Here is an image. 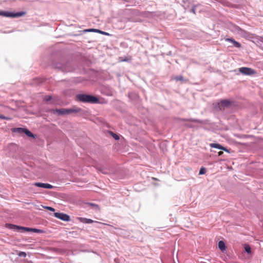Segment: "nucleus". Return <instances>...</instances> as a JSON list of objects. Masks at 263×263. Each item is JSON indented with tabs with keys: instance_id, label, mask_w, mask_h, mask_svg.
I'll list each match as a JSON object with an SVG mask.
<instances>
[{
	"instance_id": "obj_2",
	"label": "nucleus",
	"mask_w": 263,
	"mask_h": 263,
	"mask_svg": "<svg viewBox=\"0 0 263 263\" xmlns=\"http://www.w3.org/2000/svg\"><path fill=\"white\" fill-rule=\"evenodd\" d=\"M6 225H7V227H8L10 229H14L16 230H24L25 231L33 232H35V233H41L42 232V231L40 229L29 228L23 227H20V226H15V225H14L12 224H7Z\"/></svg>"
},
{
	"instance_id": "obj_8",
	"label": "nucleus",
	"mask_w": 263,
	"mask_h": 263,
	"mask_svg": "<svg viewBox=\"0 0 263 263\" xmlns=\"http://www.w3.org/2000/svg\"><path fill=\"white\" fill-rule=\"evenodd\" d=\"M33 185L37 187L48 189H51L53 188V186L52 185L48 184V183H41V182H35L33 184Z\"/></svg>"
},
{
	"instance_id": "obj_11",
	"label": "nucleus",
	"mask_w": 263,
	"mask_h": 263,
	"mask_svg": "<svg viewBox=\"0 0 263 263\" xmlns=\"http://www.w3.org/2000/svg\"><path fill=\"white\" fill-rule=\"evenodd\" d=\"M226 41L231 42V43H233V45L236 47L240 48L241 47V44L239 42L235 41L232 38H227L226 39Z\"/></svg>"
},
{
	"instance_id": "obj_22",
	"label": "nucleus",
	"mask_w": 263,
	"mask_h": 263,
	"mask_svg": "<svg viewBox=\"0 0 263 263\" xmlns=\"http://www.w3.org/2000/svg\"><path fill=\"white\" fill-rule=\"evenodd\" d=\"M0 119H5V120H9L11 119L10 118L5 117V116L2 115L1 114H0Z\"/></svg>"
},
{
	"instance_id": "obj_14",
	"label": "nucleus",
	"mask_w": 263,
	"mask_h": 263,
	"mask_svg": "<svg viewBox=\"0 0 263 263\" xmlns=\"http://www.w3.org/2000/svg\"><path fill=\"white\" fill-rule=\"evenodd\" d=\"M245 251L248 253L250 254L251 252V248L250 246L249 245H245Z\"/></svg>"
},
{
	"instance_id": "obj_3",
	"label": "nucleus",
	"mask_w": 263,
	"mask_h": 263,
	"mask_svg": "<svg viewBox=\"0 0 263 263\" xmlns=\"http://www.w3.org/2000/svg\"><path fill=\"white\" fill-rule=\"evenodd\" d=\"M12 132L13 133H17L20 134H25L29 137H31V138H35L34 135L28 129L25 128H22V127L14 128L12 129Z\"/></svg>"
},
{
	"instance_id": "obj_15",
	"label": "nucleus",
	"mask_w": 263,
	"mask_h": 263,
	"mask_svg": "<svg viewBox=\"0 0 263 263\" xmlns=\"http://www.w3.org/2000/svg\"><path fill=\"white\" fill-rule=\"evenodd\" d=\"M173 79L176 80V81H183L184 80L183 76H176V77H174L173 78Z\"/></svg>"
},
{
	"instance_id": "obj_23",
	"label": "nucleus",
	"mask_w": 263,
	"mask_h": 263,
	"mask_svg": "<svg viewBox=\"0 0 263 263\" xmlns=\"http://www.w3.org/2000/svg\"><path fill=\"white\" fill-rule=\"evenodd\" d=\"M45 208L52 212H54L55 210L54 209L50 206H45Z\"/></svg>"
},
{
	"instance_id": "obj_10",
	"label": "nucleus",
	"mask_w": 263,
	"mask_h": 263,
	"mask_svg": "<svg viewBox=\"0 0 263 263\" xmlns=\"http://www.w3.org/2000/svg\"><path fill=\"white\" fill-rule=\"evenodd\" d=\"M210 146L211 147H213V148H218V149H222V150H223V151H227L226 148L223 147L220 144H218V143H211L210 144Z\"/></svg>"
},
{
	"instance_id": "obj_25",
	"label": "nucleus",
	"mask_w": 263,
	"mask_h": 263,
	"mask_svg": "<svg viewBox=\"0 0 263 263\" xmlns=\"http://www.w3.org/2000/svg\"><path fill=\"white\" fill-rule=\"evenodd\" d=\"M218 156H221V155L223 154V152L220 151L218 152Z\"/></svg>"
},
{
	"instance_id": "obj_5",
	"label": "nucleus",
	"mask_w": 263,
	"mask_h": 263,
	"mask_svg": "<svg viewBox=\"0 0 263 263\" xmlns=\"http://www.w3.org/2000/svg\"><path fill=\"white\" fill-rule=\"evenodd\" d=\"M239 71L245 75H253L256 73L254 69L245 67L239 68Z\"/></svg>"
},
{
	"instance_id": "obj_27",
	"label": "nucleus",
	"mask_w": 263,
	"mask_h": 263,
	"mask_svg": "<svg viewBox=\"0 0 263 263\" xmlns=\"http://www.w3.org/2000/svg\"><path fill=\"white\" fill-rule=\"evenodd\" d=\"M191 121H195V120H191Z\"/></svg>"
},
{
	"instance_id": "obj_9",
	"label": "nucleus",
	"mask_w": 263,
	"mask_h": 263,
	"mask_svg": "<svg viewBox=\"0 0 263 263\" xmlns=\"http://www.w3.org/2000/svg\"><path fill=\"white\" fill-rule=\"evenodd\" d=\"M55 111L59 115H67L73 111L72 109H57Z\"/></svg>"
},
{
	"instance_id": "obj_1",
	"label": "nucleus",
	"mask_w": 263,
	"mask_h": 263,
	"mask_svg": "<svg viewBox=\"0 0 263 263\" xmlns=\"http://www.w3.org/2000/svg\"><path fill=\"white\" fill-rule=\"evenodd\" d=\"M77 98L81 102L90 103H97L99 99L95 96L89 95L80 94L77 96Z\"/></svg>"
},
{
	"instance_id": "obj_4",
	"label": "nucleus",
	"mask_w": 263,
	"mask_h": 263,
	"mask_svg": "<svg viewBox=\"0 0 263 263\" xmlns=\"http://www.w3.org/2000/svg\"><path fill=\"white\" fill-rule=\"evenodd\" d=\"M25 14V12H20L17 13H13L8 11H0V15L5 16V17H20L23 16Z\"/></svg>"
},
{
	"instance_id": "obj_13",
	"label": "nucleus",
	"mask_w": 263,
	"mask_h": 263,
	"mask_svg": "<svg viewBox=\"0 0 263 263\" xmlns=\"http://www.w3.org/2000/svg\"><path fill=\"white\" fill-rule=\"evenodd\" d=\"M218 247L221 251H224L226 249L224 242L223 241H220L218 242Z\"/></svg>"
},
{
	"instance_id": "obj_17",
	"label": "nucleus",
	"mask_w": 263,
	"mask_h": 263,
	"mask_svg": "<svg viewBox=\"0 0 263 263\" xmlns=\"http://www.w3.org/2000/svg\"><path fill=\"white\" fill-rule=\"evenodd\" d=\"M86 31H88V32H100V33H103V34L104 33V32L100 31L98 29H90L87 30Z\"/></svg>"
},
{
	"instance_id": "obj_16",
	"label": "nucleus",
	"mask_w": 263,
	"mask_h": 263,
	"mask_svg": "<svg viewBox=\"0 0 263 263\" xmlns=\"http://www.w3.org/2000/svg\"><path fill=\"white\" fill-rule=\"evenodd\" d=\"M87 204L89 205V206H92V208H95L96 210L98 211L100 210V208L97 204L92 203H88Z\"/></svg>"
},
{
	"instance_id": "obj_20",
	"label": "nucleus",
	"mask_w": 263,
	"mask_h": 263,
	"mask_svg": "<svg viewBox=\"0 0 263 263\" xmlns=\"http://www.w3.org/2000/svg\"><path fill=\"white\" fill-rule=\"evenodd\" d=\"M51 99V97L50 96H46L44 98V101L46 102H48Z\"/></svg>"
},
{
	"instance_id": "obj_24",
	"label": "nucleus",
	"mask_w": 263,
	"mask_h": 263,
	"mask_svg": "<svg viewBox=\"0 0 263 263\" xmlns=\"http://www.w3.org/2000/svg\"><path fill=\"white\" fill-rule=\"evenodd\" d=\"M85 222L87 223H91L93 221L90 219H85Z\"/></svg>"
},
{
	"instance_id": "obj_19",
	"label": "nucleus",
	"mask_w": 263,
	"mask_h": 263,
	"mask_svg": "<svg viewBox=\"0 0 263 263\" xmlns=\"http://www.w3.org/2000/svg\"><path fill=\"white\" fill-rule=\"evenodd\" d=\"M110 135L113 137V138L116 139V140H118L119 139V137L118 136V135H117V134L114 133L113 132H110Z\"/></svg>"
},
{
	"instance_id": "obj_12",
	"label": "nucleus",
	"mask_w": 263,
	"mask_h": 263,
	"mask_svg": "<svg viewBox=\"0 0 263 263\" xmlns=\"http://www.w3.org/2000/svg\"><path fill=\"white\" fill-rule=\"evenodd\" d=\"M231 30L232 31L236 32L237 33H240L242 30L236 25H232L231 27Z\"/></svg>"
},
{
	"instance_id": "obj_6",
	"label": "nucleus",
	"mask_w": 263,
	"mask_h": 263,
	"mask_svg": "<svg viewBox=\"0 0 263 263\" xmlns=\"http://www.w3.org/2000/svg\"><path fill=\"white\" fill-rule=\"evenodd\" d=\"M55 217L64 221H68L70 220V217L68 215L62 213H55Z\"/></svg>"
},
{
	"instance_id": "obj_21",
	"label": "nucleus",
	"mask_w": 263,
	"mask_h": 263,
	"mask_svg": "<svg viewBox=\"0 0 263 263\" xmlns=\"http://www.w3.org/2000/svg\"><path fill=\"white\" fill-rule=\"evenodd\" d=\"M18 255L20 257H24L26 256V253L24 252H20L18 254Z\"/></svg>"
},
{
	"instance_id": "obj_26",
	"label": "nucleus",
	"mask_w": 263,
	"mask_h": 263,
	"mask_svg": "<svg viewBox=\"0 0 263 263\" xmlns=\"http://www.w3.org/2000/svg\"><path fill=\"white\" fill-rule=\"evenodd\" d=\"M192 11L194 14H195V13H196V12H195V9H194V8H192Z\"/></svg>"
},
{
	"instance_id": "obj_7",
	"label": "nucleus",
	"mask_w": 263,
	"mask_h": 263,
	"mask_svg": "<svg viewBox=\"0 0 263 263\" xmlns=\"http://www.w3.org/2000/svg\"><path fill=\"white\" fill-rule=\"evenodd\" d=\"M230 105V102L228 100H223L218 103V106L220 110H223L225 107Z\"/></svg>"
},
{
	"instance_id": "obj_18",
	"label": "nucleus",
	"mask_w": 263,
	"mask_h": 263,
	"mask_svg": "<svg viewBox=\"0 0 263 263\" xmlns=\"http://www.w3.org/2000/svg\"><path fill=\"white\" fill-rule=\"evenodd\" d=\"M206 173V170L204 167H201L199 171V175H203L205 174Z\"/></svg>"
}]
</instances>
